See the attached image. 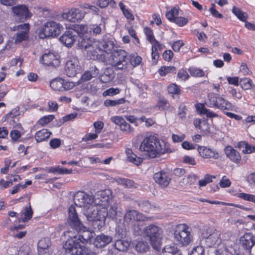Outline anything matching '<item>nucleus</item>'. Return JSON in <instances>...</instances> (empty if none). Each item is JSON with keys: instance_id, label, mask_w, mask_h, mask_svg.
<instances>
[{"instance_id": "obj_1", "label": "nucleus", "mask_w": 255, "mask_h": 255, "mask_svg": "<svg viewBox=\"0 0 255 255\" xmlns=\"http://www.w3.org/2000/svg\"><path fill=\"white\" fill-rule=\"evenodd\" d=\"M68 223L73 229L80 233L78 236H74L72 240H75L78 243H87L91 241L93 234L86 231V228L79 219L78 214L73 205H71L68 209Z\"/></svg>"}, {"instance_id": "obj_2", "label": "nucleus", "mask_w": 255, "mask_h": 255, "mask_svg": "<svg viewBox=\"0 0 255 255\" xmlns=\"http://www.w3.org/2000/svg\"><path fill=\"white\" fill-rule=\"evenodd\" d=\"M139 149L146 152L149 157L152 158L169 152L168 149L165 147L164 142H160L156 136L152 134L146 135L141 142Z\"/></svg>"}, {"instance_id": "obj_3", "label": "nucleus", "mask_w": 255, "mask_h": 255, "mask_svg": "<svg viewBox=\"0 0 255 255\" xmlns=\"http://www.w3.org/2000/svg\"><path fill=\"white\" fill-rule=\"evenodd\" d=\"M145 237L149 238L152 247L156 250L160 248L163 239L162 229L154 224H150L145 227Z\"/></svg>"}, {"instance_id": "obj_4", "label": "nucleus", "mask_w": 255, "mask_h": 255, "mask_svg": "<svg viewBox=\"0 0 255 255\" xmlns=\"http://www.w3.org/2000/svg\"><path fill=\"white\" fill-rule=\"evenodd\" d=\"M191 230V228L186 224L178 225L174 233L175 241L182 246L188 245L192 238Z\"/></svg>"}, {"instance_id": "obj_5", "label": "nucleus", "mask_w": 255, "mask_h": 255, "mask_svg": "<svg viewBox=\"0 0 255 255\" xmlns=\"http://www.w3.org/2000/svg\"><path fill=\"white\" fill-rule=\"evenodd\" d=\"M63 28L62 25L59 23L52 20L47 21L39 29V37L41 39H44L56 36L60 33Z\"/></svg>"}, {"instance_id": "obj_6", "label": "nucleus", "mask_w": 255, "mask_h": 255, "mask_svg": "<svg viewBox=\"0 0 255 255\" xmlns=\"http://www.w3.org/2000/svg\"><path fill=\"white\" fill-rule=\"evenodd\" d=\"M222 240L220 231L213 228H209L205 234H203L201 244L209 248L216 247L221 244Z\"/></svg>"}, {"instance_id": "obj_7", "label": "nucleus", "mask_w": 255, "mask_h": 255, "mask_svg": "<svg viewBox=\"0 0 255 255\" xmlns=\"http://www.w3.org/2000/svg\"><path fill=\"white\" fill-rule=\"evenodd\" d=\"M208 98L206 104L209 107L216 108L223 111L233 109L231 103L218 94L211 93L209 94Z\"/></svg>"}, {"instance_id": "obj_8", "label": "nucleus", "mask_w": 255, "mask_h": 255, "mask_svg": "<svg viewBox=\"0 0 255 255\" xmlns=\"http://www.w3.org/2000/svg\"><path fill=\"white\" fill-rule=\"evenodd\" d=\"M111 65L115 69L125 70L128 67V61L126 52L123 50H115L112 55Z\"/></svg>"}, {"instance_id": "obj_9", "label": "nucleus", "mask_w": 255, "mask_h": 255, "mask_svg": "<svg viewBox=\"0 0 255 255\" xmlns=\"http://www.w3.org/2000/svg\"><path fill=\"white\" fill-rule=\"evenodd\" d=\"M63 248L65 250V255H86L87 248L82 246L76 240L71 239L68 240Z\"/></svg>"}, {"instance_id": "obj_10", "label": "nucleus", "mask_w": 255, "mask_h": 255, "mask_svg": "<svg viewBox=\"0 0 255 255\" xmlns=\"http://www.w3.org/2000/svg\"><path fill=\"white\" fill-rule=\"evenodd\" d=\"M10 29L11 31H17V33L12 38L15 44L20 43L28 38V33L30 29L28 23H23L13 27H10Z\"/></svg>"}, {"instance_id": "obj_11", "label": "nucleus", "mask_w": 255, "mask_h": 255, "mask_svg": "<svg viewBox=\"0 0 255 255\" xmlns=\"http://www.w3.org/2000/svg\"><path fill=\"white\" fill-rule=\"evenodd\" d=\"M255 245V236L252 233H246L240 237L239 248L245 254L249 255Z\"/></svg>"}, {"instance_id": "obj_12", "label": "nucleus", "mask_w": 255, "mask_h": 255, "mask_svg": "<svg viewBox=\"0 0 255 255\" xmlns=\"http://www.w3.org/2000/svg\"><path fill=\"white\" fill-rule=\"evenodd\" d=\"M75 204L77 207L89 208L93 207L91 204L94 201V198L84 191H78L73 197Z\"/></svg>"}, {"instance_id": "obj_13", "label": "nucleus", "mask_w": 255, "mask_h": 255, "mask_svg": "<svg viewBox=\"0 0 255 255\" xmlns=\"http://www.w3.org/2000/svg\"><path fill=\"white\" fill-rule=\"evenodd\" d=\"M86 12L78 8L73 7L71 8L67 12L62 14V16L71 22H79L85 17Z\"/></svg>"}, {"instance_id": "obj_14", "label": "nucleus", "mask_w": 255, "mask_h": 255, "mask_svg": "<svg viewBox=\"0 0 255 255\" xmlns=\"http://www.w3.org/2000/svg\"><path fill=\"white\" fill-rule=\"evenodd\" d=\"M88 220H106L107 216V209L106 208H102L98 210L94 206L91 208H89L85 213Z\"/></svg>"}, {"instance_id": "obj_15", "label": "nucleus", "mask_w": 255, "mask_h": 255, "mask_svg": "<svg viewBox=\"0 0 255 255\" xmlns=\"http://www.w3.org/2000/svg\"><path fill=\"white\" fill-rule=\"evenodd\" d=\"M40 61L44 65L56 68L60 65V60L58 56L52 52L44 54L40 59Z\"/></svg>"}, {"instance_id": "obj_16", "label": "nucleus", "mask_w": 255, "mask_h": 255, "mask_svg": "<svg viewBox=\"0 0 255 255\" xmlns=\"http://www.w3.org/2000/svg\"><path fill=\"white\" fill-rule=\"evenodd\" d=\"M78 59L74 56L69 58L65 64V73L69 77H73L76 75L78 68Z\"/></svg>"}, {"instance_id": "obj_17", "label": "nucleus", "mask_w": 255, "mask_h": 255, "mask_svg": "<svg viewBox=\"0 0 255 255\" xmlns=\"http://www.w3.org/2000/svg\"><path fill=\"white\" fill-rule=\"evenodd\" d=\"M124 220L126 222H131L133 221H145L151 220V217H147L142 214L140 213L136 210H132L127 212L124 216Z\"/></svg>"}, {"instance_id": "obj_18", "label": "nucleus", "mask_w": 255, "mask_h": 255, "mask_svg": "<svg viewBox=\"0 0 255 255\" xmlns=\"http://www.w3.org/2000/svg\"><path fill=\"white\" fill-rule=\"evenodd\" d=\"M198 151L200 155L203 158L218 159L220 157V154L216 150L208 148L206 146H199Z\"/></svg>"}, {"instance_id": "obj_19", "label": "nucleus", "mask_w": 255, "mask_h": 255, "mask_svg": "<svg viewBox=\"0 0 255 255\" xmlns=\"http://www.w3.org/2000/svg\"><path fill=\"white\" fill-rule=\"evenodd\" d=\"M112 240L113 238L111 236L102 233L96 237L93 244L97 248H102L111 243Z\"/></svg>"}, {"instance_id": "obj_20", "label": "nucleus", "mask_w": 255, "mask_h": 255, "mask_svg": "<svg viewBox=\"0 0 255 255\" xmlns=\"http://www.w3.org/2000/svg\"><path fill=\"white\" fill-rule=\"evenodd\" d=\"M12 12L22 21L26 20L31 16V13L29 11L28 8L24 5L13 7Z\"/></svg>"}, {"instance_id": "obj_21", "label": "nucleus", "mask_w": 255, "mask_h": 255, "mask_svg": "<svg viewBox=\"0 0 255 255\" xmlns=\"http://www.w3.org/2000/svg\"><path fill=\"white\" fill-rule=\"evenodd\" d=\"M77 37L73 32L71 30L66 31L59 38V40L67 47H71L75 41Z\"/></svg>"}, {"instance_id": "obj_22", "label": "nucleus", "mask_w": 255, "mask_h": 255, "mask_svg": "<svg viewBox=\"0 0 255 255\" xmlns=\"http://www.w3.org/2000/svg\"><path fill=\"white\" fill-rule=\"evenodd\" d=\"M155 181L161 187H167L170 181L167 173L164 171L158 172L154 174L153 176Z\"/></svg>"}, {"instance_id": "obj_23", "label": "nucleus", "mask_w": 255, "mask_h": 255, "mask_svg": "<svg viewBox=\"0 0 255 255\" xmlns=\"http://www.w3.org/2000/svg\"><path fill=\"white\" fill-rule=\"evenodd\" d=\"M193 124L196 128L200 129L201 132L207 134L211 132L210 126L208 123L207 120L205 118L195 119Z\"/></svg>"}, {"instance_id": "obj_24", "label": "nucleus", "mask_w": 255, "mask_h": 255, "mask_svg": "<svg viewBox=\"0 0 255 255\" xmlns=\"http://www.w3.org/2000/svg\"><path fill=\"white\" fill-rule=\"evenodd\" d=\"M77 45L81 49L86 50L87 49H92L94 48V40H92L88 35L78 37Z\"/></svg>"}, {"instance_id": "obj_25", "label": "nucleus", "mask_w": 255, "mask_h": 255, "mask_svg": "<svg viewBox=\"0 0 255 255\" xmlns=\"http://www.w3.org/2000/svg\"><path fill=\"white\" fill-rule=\"evenodd\" d=\"M51 245L48 239L44 238L39 241L37 244L38 252L40 255H49V247Z\"/></svg>"}, {"instance_id": "obj_26", "label": "nucleus", "mask_w": 255, "mask_h": 255, "mask_svg": "<svg viewBox=\"0 0 255 255\" xmlns=\"http://www.w3.org/2000/svg\"><path fill=\"white\" fill-rule=\"evenodd\" d=\"M111 191L109 190H101L97 192L94 197L96 204L103 205V203L107 202L109 199V195Z\"/></svg>"}, {"instance_id": "obj_27", "label": "nucleus", "mask_w": 255, "mask_h": 255, "mask_svg": "<svg viewBox=\"0 0 255 255\" xmlns=\"http://www.w3.org/2000/svg\"><path fill=\"white\" fill-rule=\"evenodd\" d=\"M113 42L106 38L102 41H96L94 42V48L98 49L100 51H107L110 50L113 46Z\"/></svg>"}, {"instance_id": "obj_28", "label": "nucleus", "mask_w": 255, "mask_h": 255, "mask_svg": "<svg viewBox=\"0 0 255 255\" xmlns=\"http://www.w3.org/2000/svg\"><path fill=\"white\" fill-rule=\"evenodd\" d=\"M225 153L232 161L235 163H239L241 160V157L240 153L232 147L227 146L225 150Z\"/></svg>"}, {"instance_id": "obj_29", "label": "nucleus", "mask_w": 255, "mask_h": 255, "mask_svg": "<svg viewBox=\"0 0 255 255\" xmlns=\"http://www.w3.org/2000/svg\"><path fill=\"white\" fill-rule=\"evenodd\" d=\"M107 213L108 217L112 219H116L118 216H122L120 205L118 203L111 205L109 210L107 209Z\"/></svg>"}, {"instance_id": "obj_30", "label": "nucleus", "mask_w": 255, "mask_h": 255, "mask_svg": "<svg viewBox=\"0 0 255 255\" xmlns=\"http://www.w3.org/2000/svg\"><path fill=\"white\" fill-rule=\"evenodd\" d=\"M152 44V59L153 63H156V61L159 57V51H161L164 48V46L163 44H160L156 40L154 42H151Z\"/></svg>"}, {"instance_id": "obj_31", "label": "nucleus", "mask_w": 255, "mask_h": 255, "mask_svg": "<svg viewBox=\"0 0 255 255\" xmlns=\"http://www.w3.org/2000/svg\"><path fill=\"white\" fill-rule=\"evenodd\" d=\"M195 106L197 111L199 112L200 115H206V117L209 118H214L219 117L216 113L207 109L203 104H197Z\"/></svg>"}, {"instance_id": "obj_32", "label": "nucleus", "mask_w": 255, "mask_h": 255, "mask_svg": "<svg viewBox=\"0 0 255 255\" xmlns=\"http://www.w3.org/2000/svg\"><path fill=\"white\" fill-rule=\"evenodd\" d=\"M52 133L48 129L43 128L37 131L34 135L36 142H40L46 140L50 137Z\"/></svg>"}, {"instance_id": "obj_33", "label": "nucleus", "mask_w": 255, "mask_h": 255, "mask_svg": "<svg viewBox=\"0 0 255 255\" xmlns=\"http://www.w3.org/2000/svg\"><path fill=\"white\" fill-rule=\"evenodd\" d=\"M129 246L130 242L125 240H117L114 244L115 248L120 252L127 251Z\"/></svg>"}, {"instance_id": "obj_34", "label": "nucleus", "mask_w": 255, "mask_h": 255, "mask_svg": "<svg viewBox=\"0 0 255 255\" xmlns=\"http://www.w3.org/2000/svg\"><path fill=\"white\" fill-rule=\"evenodd\" d=\"M33 211L30 205L24 208V212L21 213V217L18 219V222H25L29 220L32 216Z\"/></svg>"}, {"instance_id": "obj_35", "label": "nucleus", "mask_w": 255, "mask_h": 255, "mask_svg": "<svg viewBox=\"0 0 255 255\" xmlns=\"http://www.w3.org/2000/svg\"><path fill=\"white\" fill-rule=\"evenodd\" d=\"M126 153L127 155L128 160L136 165H139L142 161V159L137 157L130 148L127 149Z\"/></svg>"}, {"instance_id": "obj_36", "label": "nucleus", "mask_w": 255, "mask_h": 255, "mask_svg": "<svg viewBox=\"0 0 255 255\" xmlns=\"http://www.w3.org/2000/svg\"><path fill=\"white\" fill-rule=\"evenodd\" d=\"M63 79L62 78H56L52 80L50 83L51 88L55 91H63Z\"/></svg>"}, {"instance_id": "obj_37", "label": "nucleus", "mask_w": 255, "mask_h": 255, "mask_svg": "<svg viewBox=\"0 0 255 255\" xmlns=\"http://www.w3.org/2000/svg\"><path fill=\"white\" fill-rule=\"evenodd\" d=\"M136 251L140 253L147 252L149 249V246L146 241H138L135 246Z\"/></svg>"}, {"instance_id": "obj_38", "label": "nucleus", "mask_w": 255, "mask_h": 255, "mask_svg": "<svg viewBox=\"0 0 255 255\" xmlns=\"http://www.w3.org/2000/svg\"><path fill=\"white\" fill-rule=\"evenodd\" d=\"M233 13L241 21L246 22L248 17V15L246 12H243L241 9L234 6L232 9Z\"/></svg>"}, {"instance_id": "obj_39", "label": "nucleus", "mask_w": 255, "mask_h": 255, "mask_svg": "<svg viewBox=\"0 0 255 255\" xmlns=\"http://www.w3.org/2000/svg\"><path fill=\"white\" fill-rule=\"evenodd\" d=\"M115 181L119 185L126 188H130L134 186L133 181L125 178L117 177L114 179Z\"/></svg>"}, {"instance_id": "obj_40", "label": "nucleus", "mask_w": 255, "mask_h": 255, "mask_svg": "<svg viewBox=\"0 0 255 255\" xmlns=\"http://www.w3.org/2000/svg\"><path fill=\"white\" fill-rule=\"evenodd\" d=\"M198 179V176L197 175L192 173L188 175L186 178H183L180 183L184 185L192 186L196 183Z\"/></svg>"}, {"instance_id": "obj_41", "label": "nucleus", "mask_w": 255, "mask_h": 255, "mask_svg": "<svg viewBox=\"0 0 255 255\" xmlns=\"http://www.w3.org/2000/svg\"><path fill=\"white\" fill-rule=\"evenodd\" d=\"M74 31L78 34V37L86 36L88 35V26L84 24L77 25L75 26Z\"/></svg>"}, {"instance_id": "obj_42", "label": "nucleus", "mask_w": 255, "mask_h": 255, "mask_svg": "<svg viewBox=\"0 0 255 255\" xmlns=\"http://www.w3.org/2000/svg\"><path fill=\"white\" fill-rule=\"evenodd\" d=\"M126 102L124 98H121L117 100L107 99L104 101V105L106 107H116L120 105L124 104Z\"/></svg>"}, {"instance_id": "obj_43", "label": "nucleus", "mask_w": 255, "mask_h": 255, "mask_svg": "<svg viewBox=\"0 0 255 255\" xmlns=\"http://www.w3.org/2000/svg\"><path fill=\"white\" fill-rule=\"evenodd\" d=\"M240 85L241 86L243 90H247L251 89L253 87H254L252 80L248 78H242L240 81Z\"/></svg>"}, {"instance_id": "obj_44", "label": "nucleus", "mask_w": 255, "mask_h": 255, "mask_svg": "<svg viewBox=\"0 0 255 255\" xmlns=\"http://www.w3.org/2000/svg\"><path fill=\"white\" fill-rule=\"evenodd\" d=\"M145 227H143V226L140 223H135L133 227V232L136 236H145Z\"/></svg>"}, {"instance_id": "obj_45", "label": "nucleus", "mask_w": 255, "mask_h": 255, "mask_svg": "<svg viewBox=\"0 0 255 255\" xmlns=\"http://www.w3.org/2000/svg\"><path fill=\"white\" fill-rule=\"evenodd\" d=\"M179 9L177 8H173L166 13V17L170 21L173 20L177 17L179 13Z\"/></svg>"}, {"instance_id": "obj_46", "label": "nucleus", "mask_w": 255, "mask_h": 255, "mask_svg": "<svg viewBox=\"0 0 255 255\" xmlns=\"http://www.w3.org/2000/svg\"><path fill=\"white\" fill-rule=\"evenodd\" d=\"M175 71V67L174 66H163L160 67L158 70V73L161 76H165L168 73L174 72Z\"/></svg>"}, {"instance_id": "obj_47", "label": "nucleus", "mask_w": 255, "mask_h": 255, "mask_svg": "<svg viewBox=\"0 0 255 255\" xmlns=\"http://www.w3.org/2000/svg\"><path fill=\"white\" fill-rule=\"evenodd\" d=\"M215 178L214 176L206 174L204 176V179H201L199 181V185L200 187H204L207 184L212 182V178Z\"/></svg>"}, {"instance_id": "obj_48", "label": "nucleus", "mask_w": 255, "mask_h": 255, "mask_svg": "<svg viewBox=\"0 0 255 255\" xmlns=\"http://www.w3.org/2000/svg\"><path fill=\"white\" fill-rule=\"evenodd\" d=\"M19 115V107L17 106L5 116V120H8L10 118H14Z\"/></svg>"}, {"instance_id": "obj_49", "label": "nucleus", "mask_w": 255, "mask_h": 255, "mask_svg": "<svg viewBox=\"0 0 255 255\" xmlns=\"http://www.w3.org/2000/svg\"><path fill=\"white\" fill-rule=\"evenodd\" d=\"M54 119V116L53 115H48L39 119L38 123L39 125L43 126L51 122Z\"/></svg>"}, {"instance_id": "obj_50", "label": "nucleus", "mask_w": 255, "mask_h": 255, "mask_svg": "<svg viewBox=\"0 0 255 255\" xmlns=\"http://www.w3.org/2000/svg\"><path fill=\"white\" fill-rule=\"evenodd\" d=\"M189 255H204V249L203 245L194 248Z\"/></svg>"}, {"instance_id": "obj_51", "label": "nucleus", "mask_w": 255, "mask_h": 255, "mask_svg": "<svg viewBox=\"0 0 255 255\" xmlns=\"http://www.w3.org/2000/svg\"><path fill=\"white\" fill-rule=\"evenodd\" d=\"M172 22L175 23L179 26H183L188 23V20L187 18L182 16H177Z\"/></svg>"}, {"instance_id": "obj_52", "label": "nucleus", "mask_w": 255, "mask_h": 255, "mask_svg": "<svg viewBox=\"0 0 255 255\" xmlns=\"http://www.w3.org/2000/svg\"><path fill=\"white\" fill-rule=\"evenodd\" d=\"M166 249L167 250L166 252L172 255H183L180 250L175 246H169Z\"/></svg>"}, {"instance_id": "obj_53", "label": "nucleus", "mask_w": 255, "mask_h": 255, "mask_svg": "<svg viewBox=\"0 0 255 255\" xmlns=\"http://www.w3.org/2000/svg\"><path fill=\"white\" fill-rule=\"evenodd\" d=\"M144 32L147 37V40L150 42H154L156 39H155L152 29L149 27H145L144 28Z\"/></svg>"}, {"instance_id": "obj_54", "label": "nucleus", "mask_w": 255, "mask_h": 255, "mask_svg": "<svg viewBox=\"0 0 255 255\" xmlns=\"http://www.w3.org/2000/svg\"><path fill=\"white\" fill-rule=\"evenodd\" d=\"M120 93V90L118 88H111L103 92V96H113Z\"/></svg>"}, {"instance_id": "obj_55", "label": "nucleus", "mask_w": 255, "mask_h": 255, "mask_svg": "<svg viewBox=\"0 0 255 255\" xmlns=\"http://www.w3.org/2000/svg\"><path fill=\"white\" fill-rule=\"evenodd\" d=\"M120 127L121 130L127 133H129L133 131V128H131L129 124L126 122L125 120H124V122L122 123V124L120 126Z\"/></svg>"}, {"instance_id": "obj_56", "label": "nucleus", "mask_w": 255, "mask_h": 255, "mask_svg": "<svg viewBox=\"0 0 255 255\" xmlns=\"http://www.w3.org/2000/svg\"><path fill=\"white\" fill-rule=\"evenodd\" d=\"M97 50H98V49L93 48L92 49H87L86 51H87V54L89 55L90 59L94 60L98 58V53Z\"/></svg>"}, {"instance_id": "obj_57", "label": "nucleus", "mask_w": 255, "mask_h": 255, "mask_svg": "<svg viewBox=\"0 0 255 255\" xmlns=\"http://www.w3.org/2000/svg\"><path fill=\"white\" fill-rule=\"evenodd\" d=\"M211 5V7L209 9V11L211 13L212 15L215 17L222 18L223 17V15L216 9L215 4L214 3H212Z\"/></svg>"}, {"instance_id": "obj_58", "label": "nucleus", "mask_w": 255, "mask_h": 255, "mask_svg": "<svg viewBox=\"0 0 255 255\" xmlns=\"http://www.w3.org/2000/svg\"><path fill=\"white\" fill-rule=\"evenodd\" d=\"M89 221L93 222V228L95 229H100L105 224V220H89Z\"/></svg>"}, {"instance_id": "obj_59", "label": "nucleus", "mask_w": 255, "mask_h": 255, "mask_svg": "<svg viewBox=\"0 0 255 255\" xmlns=\"http://www.w3.org/2000/svg\"><path fill=\"white\" fill-rule=\"evenodd\" d=\"M168 91L173 94H178L180 92V89L176 84H172L168 86Z\"/></svg>"}, {"instance_id": "obj_60", "label": "nucleus", "mask_w": 255, "mask_h": 255, "mask_svg": "<svg viewBox=\"0 0 255 255\" xmlns=\"http://www.w3.org/2000/svg\"><path fill=\"white\" fill-rule=\"evenodd\" d=\"M190 73L192 75L196 77H203L204 76V72L202 70L198 68L191 69Z\"/></svg>"}, {"instance_id": "obj_61", "label": "nucleus", "mask_w": 255, "mask_h": 255, "mask_svg": "<svg viewBox=\"0 0 255 255\" xmlns=\"http://www.w3.org/2000/svg\"><path fill=\"white\" fill-rule=\"evenodd\" d=\"M94 127L95 129V132L97 133H101L104 127V123L101 121H97L94 123Z\"/></svg>"}, {"instance_id": "obj_62", "label": "nucleus", "mask_w": 255, "mask_h": 255, "mask_svg": "<svg viewBox=\"0 0 255 255\" xmlns=\"http://www.w3.org/2000/svg\"><path fill=\"white\" fill-rule=\"evenodd\" d=\"M219 184L221 187L227 188L229 187L231 185V181L229 179L226 178L225 176H224L223 177Z\"/></svg>"}, {"instance_id": "obj_63", "label": "nucleus", "mask_w": 255, "mask_h": 255, "mask_svg": "<svg viewBox=\"0 0 255 255\" xmlns=\"http://www.w3.org/2000/svg\"><path fill=\"white\" fill-rule=\"evenodd\" d=\"M49 144L52 148H56L61 145V140L59 138L52 139L49 142Z\"/></svg>"}, {"instance_id": "obj_64", "label": "nucleus", "mask_w": 255, "mask_h": 255, "mask_svg": "<svg viewBox=\"0 0 255 255\" xmlns=\"http://www.w3.org/2000/svg\"><path fill=\"white\" fill-rule=\"evenodd\" d=\"M89 72L92 75V77H96L99 73V70L98 67L94 65H91Z\"/></svg>"}]
</instances>
